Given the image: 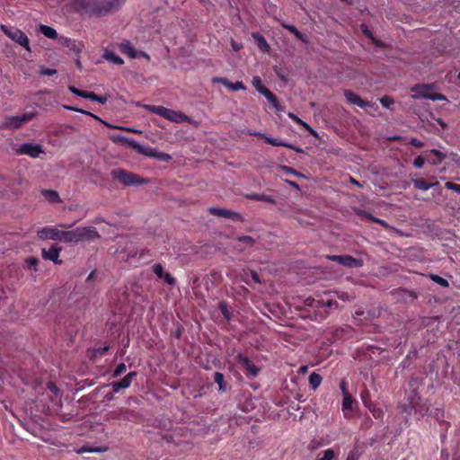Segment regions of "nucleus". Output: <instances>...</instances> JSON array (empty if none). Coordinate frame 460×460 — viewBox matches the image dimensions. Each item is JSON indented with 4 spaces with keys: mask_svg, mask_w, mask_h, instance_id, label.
Instances as JSON below:
<instances>
[{
    "mask_svg": "<svg viewBox=\"0 0 460 460\" xmlns=\"http://www.w3.org/2000/svg\"><path fill=\"white\" fill-rule=\"evenodd\" d=\"M236 360L241 365L247 377H256L260 374V367L254 365L245 355L239 353L236 356Z\"/></svg>",
    "mask_w": 460,
    "mask_h": 460,
    "instance_id": "13",
    "label": "nucleus"
},
{
    "mask_svg": "<svg viewBox=\"0 0 460 460\" xmlns=\"http://www.w3.org/2000/svg\"><path fill=\"white\" fill-rule=\"evenodd\" d=\"M260 201H264V202H268L270 204H276L275 198L270 195L261 194V197L260 198Z\"/></svg>",
    "mask_w": 460,
    "mask_h": 460,
    "instance_id": "56",
    "label": "nucleus"
},
{
    "mask_svg": "<svg viewBox=\"0 0 460 460\" xmlns=\"http://www.w3.org/2000/svg\"><path fill=\"white\" fill-rule=\"evenodd\" d=\"M87 99L97 102L101 104H105L108 102V96L107 95H97L93 92H88Z\"/></svg>",
    "mask_w": 460,
    "mask_h": 460,
    "instance_id": "33",
    "label": "nucleus"
},
{
    "mask_svg": "<svg viewBox=\"0 0 460 460\" xmlns=\"http://www.w3.org/2000/svg\"><path fill=\"white\" fill-rule=\"evenodd\" d=\"M340 389H341L343 396L350 394L348 390V384L344 379H342L340 382Z\"/></svg>",
    "mask_w": 460,
    "mask_h": 460,
    "instance_id": "53",
    "label": "nucleus"
},
{
    "mask_svg": "<svg viewBox=\"0 0 460 460\" xmlns=\"http://www.w3.org/2000/svg\"><path fill=\"white\" fill-rule=\"evenodd\" d=\"M47 388L56 396L59 394L58 387L53 382L47 383Z\"/></svg>",
    "mask_w": 460,
    "mask_h": 460,
    "instance_id": "52",
    "label": "nucleus"
},
{
    "mask_svg": "<svg viewBox=\"0 0 460 460\" xmlns=\"http://www.w3.org/2000/svg\"><path fill=\"white\" fill-rule=\"evenodd\" d=\"M137 376V373L136 371H131L128 373L121 380L118 382H112L111 384L112 392L118 393L120 389H127L128 388L133 381V378H135Z\"/></svg>",
    "mask_w": 460,
    "mask_h": 460,
    "instance_id": "15",
    "label": "nucleus"
},
{
    "mask_svg": "<svg viewBox=\"0 0 460 460\" xmlns=\"http://www.w3.org/2000/svg\"><path fill=\"white\" fill-rule=\"evenodd\" d=\"M236 240L239 243L245 244L247 247H252L255 243V240L252 236H249V235L238 236L236 238Z\"/></svg>",
    "mask_w": 460,
    "mask_h": 460,
    "instance_id": "40",
    "label": "nucleus"
},
{
    "mask_svg": "<svg viewBox=\"0 0 460 460\" xmlns=\"http://www.w3.org/2000/svg\"><path fill=\"white\" fill-rule=\"evenodd\" d=\"M126 0H84L82 8L87 13L96 15H105L118 11Z\"/></svg>",
    "mask_w": 460,
    "mask_h": 460,
    "instance_id": "1",
    "label": "nucleus"
},
{
    "mask_svg": "<svg viewBox=\"0 0 460 460\" xmlns=\"http://www.w3.org/2000/svg\"><path fill=\"white\" fill-rule=\"evenodd\" d=\"M128 144L134 150H136L138 154L146 155L148 157H154V158H155V159H157L159 161H163V162H166V163H168V162H170L172 160V156L169 154L163 153V152H157L154 148L145 147V146H143L142 145H140L139 143H137V142H136L134 140L128 141Z\"/></svg>",
    "mask_w": 460,
    "mask_h": 460,
    "instance_id": "9",
    "label": "nucleus"
},
{
    "mask_svg": "<svg viewBox=\"0 0 460 460\" xmlns=\"http://www.w3.org/2000/svg\"><path fill=\"white\" fill-rule=\"evenodd\" d=\"M58 73V71L54 68H46V67H40V75H54Z\"/></svg>",
    "mask_w": 460,
    "mask_h": 460,
    "instance_id": "50",
    "label": "nucleus"
},
{
    "mask_svg": "<svg viewBox=\"0 0 460 460\" xmlns=\"http://www.w3.org/2000/svg\"><path fill=\"white\" fill-rule=\"evenodd\" d=\"M412 183L414 188L421 190H428L431 188V185H429V183L424 179H413Z\"/></svg>",
    "mask_w": 460,
    "mask_h": 460,
    "instance_id": "34",
    "label": "nucleus"
},
{
    "mask_svg": "<svg viewBox=\"0 0 460 460\" xmlns=\"http://www.w3.org/2000/svg\"><path fill=\"white\" fill-rule=\"evenodd\" d=\"M214 382L218 385V390L220 392L226 391V385L224 380V375L220 372H215L214 374Z\"/></svg>",
    "mask_w": 460,
    "mask_h": 460,
    "instance_id": "32",
    "label": "nucleus"
},
{
    "mask_svg": "<svg viewBox=\"0 0 460 460\" xmlns=\"http://www.w3.org/2000/svg\"><path fill=\"white\" fill-rule=\"evenodd\" d=\"M373 222L380 225L381 226H383L385 229H389L390 228V226L385 220H383V219L375 217Z\"/></svg>",
    "mask_w": 460,
    "mask_h": 460,
    "instance_id": "60",
    "label": "nucleus"
},
{
    "mask_svg": "<svg viewBox=\"0 0 460 460\" xmlns=\"http://www.w3.org/2000/svg\"><path fill=\"white\" fill-rule=\"evenodd\" d=\"M343 266L347 268H360L363 266L361 259L354 258L350 255H344Z\"/></svg>",
    "mask_w": 460,
    "mask_h": 460,
    "instance_id": "24",
    "label": "nucleus"
},
{
    "mask_svg": "<svg viewBox=\"0 0 460 460\" xmlns=\"http://www.w3.org/2000/svg\"><path fill=\"white\" fill-rule=\"evenodd\" d=\"M119 51L128 56V58H146L147 61L150 60V56L145 52V51H141V50H137L134 46L131 44L130 41L128 40H123L122 42H120L119 45Z\"/></svg>",
    "mask_w": 460,
    "mask_h": 460,
    "instance_id": "11",
    "label": "nucleus"
},
{
    "mask_svg": "<svg viewBox=\"0 0 460 460\" xmlns=\"http://www.w3.org/2000/svg\"><path fill=\"white\" fill-rule=\"evenodd\" d=\"M214 82L221 83L223 85H225L230 91H239V90L245 89V86L243 84V82H239V81H237L235 83H232L229 80H227L226 78L217 77V78L214 79Z\"/></svg>",
    "mask_w": 460,
    "mask_h": 460,
    "instance_id": "22",
    "label": "nucleus"
},
{
    "mask_svg": "<svg viewBox=\"0 0 460 460\" xmlns=\"http://www.w3.org/2000/svg\"><path fill=\"white\" fill-rule=\"evenodd\" d=\"M28 270H38L39 260L36 257H29L25 260Z\"/></svg>",
    "mask_w": 460,
    "mask_h": 460,
    "instance_id": "41",
    "label": "nucleus"
},
{
    "mask_svg": "<svg viewBox=\"0 0 460 460\" xmlns=\"http://www.w3.org/2000/svg\"><path fill=\"white\" fill-rule=\"evenodd\" d=\"M217 307L226 321H230L232 319V313L226 301H220Z\"/></svg>",
    "mask_w": 460,
    "mask_h": 460,
    "instance_id": "27",
    "label": "nucleus"
},
{
    "mask_svg": "<svg viewBox=\"0 0 460 460\" xmlns=\"http://www.w3.org/2000/svg\"><path fill=\"white\" fill-rule=\"evenodd\" d=\"M360 452L358 447H355L348 455L347 460H358L359 457Z\"/></svg>",
    "mask_w": 460,
    "mask_h": 460,
    "instance_id": "48",
    "label": "nucleus"
},
{
    "mask_svg": "<svg viewBox=\"0 0 460 460\" xmlns=\"http://www.w3.org/2000/svg\"><path fill=\"white\" fill-rule=\"evenodd\" d=\"M4 32L13 40L24 47L26 49L29 48V39L22 31H4Z\"/></svg>",
    "mask_w": 460,
    "mask_h": 460,
    "instance_id": "17",
    "label": "nucleus"
},
{
    "mask_svg": "<svg viewBox=\"0 0 460 460\" xmlns=\"http://www.w3.org/2000/svg\"><path fill=\"white\" fill-rule=\"evenodd\" d=\"M445 186L447 189L456 191L460 194V184H456V183H454L451 181H447Z\"/></svg>",
    "mask_w": 460,
    "mask_h": 460,
    "instance_id": "51",
    "label": "nucleus"
},
{
    "mask_svg": "<svg viewBox=\"0 0 460 460\" xmlns=\"http://www.w3.org/2000/svg\"><path fill=\"white\" fill-rule=\"evenodd\" d=\"M364 32V34L372 40V42L377 46V47H380V48H385L386 45L382 42L381 40H376L374 35H373V31H370V30H367V31H362Z\"/></svg>",
    "mask_w": 460,
    "mask_h": 460,
    "instance_id": "39",
    "label": "nucleus"
},
{
    "mask_svg": "<svg viewBox=\"0 0 460 460\" xmlns=\"http://www.w3.org/2000/svg\"><path fill=\"white\" fill-rule=\"evenodd\" d=\"M262 95L275 108L276 111H280L279 102L277 96L272 92H270L269 89L265 90Z\"/></svg>",
    "mask_w": 460,
    "mask_h": 460,
    "instance_id": "25",
    "label": "nucleus"
},
{
    "mask_svg": "<svg viewBox=\"0 0 460 460\" xmlns=\"http://www.w3.org/2000/svg\"><path fill=\"white\" fill-rule=\"evenodd\" d=\"M14 150L17 155H26L31 158H38L41 154H45L40 145L32 143H24Z\"/></svg>",
    "mask_w": 460,
    "mask_h": 460,
    "instance_id": "12",
    "label": "nucleus"
},
{
    "mask_svg": "<svg viewBox=\"0 0 460 460\" xmlns=\"http://www.w3.org/2000/svg\"><path fill=\"white\" fill-rule=\"evenodd\" d=\"M208 213L213 216L222 217L226 218V216H228V209L219 208H216V207H210L208 208Z\"/></svg>",
    "mask_w": 460,
    "mask_h": 460,
    "instance_id": "36",
    "label": "nucleus"
},
{
    "mask_svg": "<svg viewBox=\"0 0 460 460\" xmlns=\"http://www.w3.org/2000/svg\"><path fill=\"white\" fill-rule=\"evenodd\" d=\"M286 182L292 186L293 188L296 189V190H300V187L299 185L296 182V181H289V180H287Z\"/></svg>",
    "mask_w": 460,
    "mask_h": 460,
    "instance_id": "64",
    "label": "nucleus"
},
{
    "mask_svg": "<svg viewBox=\"0 0 460 460\" xmlns=\"http://www.w3.org/2000/svg\"><path fill=\"white\" fill-rule=\"evenodd\" d=\"M343 94L348 103L358 106L370 114L371 111H378V106L376 103L362 99L359 95L350 90H344Z\"/></svg>",
    "mask_w": 460,
    "mask_h": 460,
    "instance_id": "8",
    "label": "nucleus"
},
{
    "mask_svg": "<svg viewBox=\"0 0 460 460\" xmlns=\"http://www.w3.org/2000/svg\"><path fill=\"white\" fill-rule=\"evenodd\" d=\"M446 157L447 155L438 149H431L426 153L427 162L432 165L441 164Z\"/></svg>",
    "mask_w": 460,
    "mask_h": 460,
    "instance_id": "20",
    "label": "nucleus"
},
{
    "mask_svg": "<svg viewBox=\"0 0 460 460\" xmlns=\"http://www.w3.org/2000/svg\"><path fill=\"white\" fill-rule=\"evenodd\" d=\"M153 272L156 275V277L160 279H164L165 283L170 286H173L176 283L175 278H173L170 273L164 272V267L160 263H155L153 266Z\"/></svg>",
    "mask_w": 460,
    "mask_h": 460,
    "instance_id": "18",
    "label": "nucleus"
},
{
    "mask_svg": "<svg viewBox=\"0 0 460 460\" xmlns=\"http://www.w3.org/2000/svg\"><path fill=\"white\" fill-rule=\"evenodd\" d=\"M291 32H293L296 38L302 40L303 41H305V39L303 38V33L301 31H298V30H296V31H290Z\"/></svg>",
    "mask_w": 460,
    "mask_h": 460,
    "instance_id": "63",
    "label": "nucleus"
},
{
    "mask_svg": "<svg viewBox=\"0 0 460 460\" xmlns=\"http://www.w3.org/2000/svg\"><path fill=\"white\" fill-rule=\"evenodd\" d=\"M62 247L58 246V244H52L49 249H41V257L45 261H50L56 265H61L63 262L59 259Z\"/></svg>",
    "mask_w": 460,
    "mask_h": 460,
    "instance_id": "14",
    "label": "nucleus"
},
{
    "mask_svg": "<svg viewBox=\"0 0 460 460\" xmlns=\"http://www.w3.org/2000/svg\"><path fill=\"white\" fill-rule=\"evenodd\" d=\"M38 237L40 239L45 240H54L58 241L60 235V230L54 226H45L38 231Z\"/></svg>",
    "mask_w": 460,
    "mask_h": 460,
    "instance_id": "16",
    "label": "nucleus"
},
{
    "mask_svg": "<svg viewBox=\"0 0 460 460\" xmlns=\"http://www.w3.org/2000/svg\"><path fill=\"white\" fill-rule=\"evenodd\" d=\"M288 117L291 118L293 119V121H295L296 124H299V125H302L303 127H305L306 129L310 130L311 132H313L314 134V132L313 131V129L309 127L308 124H306L305 121H303L301 119H299L296 115H295L294 113H288Z\"/></svg>",
    "mask_w": 460,
    "mask_h": 460,
    "instance_id": "45",
    "label": "nucleus"
},
{
    "mask_svg": "<svg viewBox=\"0 0 460 460\" xmlns=\"http://www.w3.org/2000/svg\"><path fill=\"white\" fill-rule=\"evenodd\" d=\"M354 402H355V401H354L353 397L351 396V394L343 396L342 411H343L344 416L346 418H347L346 411L352 410Z\"/></svg>",
    "mask_w": 460,
    "mask_h": 460,
    "instance_id": "28",
    "label": "nucleus"
},
{
    "mask_svg": "<svg viewBox=\"0 0 460 460\" xmlns=\"http://www.w3.org/2000/svg\"><path fill=\"white\" fill-rule=\"evenodd\" d=\"M361 398L364 406L369 410L373 417L377 420H382L385 414L384 411L372 402L371 400L367 399L363 394H361Z\"/></svg>",
    "mask_w": 460,
    "mask_h": 460,
    "instance_id": "19",
    "label": "nucleus"
},
{
    "mask_svg": "<svg viewBox=\"0 0 460 460\" xmlns=\"http://www.w3.org/2000/svg\"><path fill=\"white\" fill-rule=\"evenodd\" d=\"M356 213H357V215L358 217H360L362 218H366V219L370 220L372 222H373V220L375 218V217L371 213H369V212H367L366 210L358 209V210H357Z\"/></svg>",
    "mask_w": 460,
    "mask_h": 460,
    "instance_id": "47",
    "label": "nucleus"
},
{
    "mask_svg": "<svg viewBox=\"0 0 460 460\" xmlns=\"http://www.w3.org/2000/svg\"><path fill=\"white\" fill-rule=\"evenodd\" d=\"M100 234L93 226L77 227L71 231L60 230L59 240L65 243H79L85 239L99 238Z\"/></svg>",
    "mask_w": 460,
    "mask_h": 460,
    "instance_id": "2",
    "label": "nucleus"
},
{
    "mask_svg": "<svg viewBox=\"0 0 460 460\" xmlns=\"http://www.w3.org/2000/svg\"><path fill=\"white\" fill-rule=\"evenodd\" d=\"M103 58L106 60L112 62L116 65H123L124 64L123 59L119 56L116 55L114 52L110 51V50L104 51Z\"/></svg>",
    "mask_w": 460,
    "mask_h": 460,
    "instance_id": "26",
    "label": "nucleus"
},
{
    "mask_svg": "<svg viewBox=\"0 0 460 460\" xmlns=\"http://www.w3.org/2000/svg\"><path fill=\"white\" fill-rule=\"evenodd\" d=\"M105 420L108 421H116L119 424L127 421L137 422L139 420V414L133 410L120 407L109 411L105 415Z\"/></svg>",
    "mask_w": 460,
    "mask_h": 460,
    "instance_id": "5",
    "label": "nucleus"
},
{
    "mask_svg": "<svg viewBox=\"0 0 460 460\" xmlns=\"http://www.w3.org/2000/svg\"><path fill=\"white\" fill-rule=\"evenodd\" d=\"M252 85L254 88L262 94L265 90H268V88L262 84L261 79L259 76H254L252 81Z\"/></svg>",
    "mask_w": 460,
    "mask_h": 460,
    "instance_id": "37",
    "label": "nucleus"
},
{
    "mask_svg": "<svg viewBox=\"0 0 460 460\" xmlns=\"http://www.w3.org/2000/svg\"><path fill=\"white\" fill-rule=\"evenodd\" d=\"M263 139L265 140V142L267 144L271 145L273 146H285V147L290 148L292 150H295L297 153H303V150L301 148L296 147L291 144L285 143L279 138L263 136Z\"/></svg>",
    "mask_w": 460,
    "mask_h": 460,
    "instance_id": "21",
    "label": "nucleus"
},
{
    "mask_svg": "<svg viewBox=\"0 0 460 460\" xmlns=\"http://www.w3.org/2000/svg\"><path fill=\"white\" fill-rule=\"evenodd\" d=\"M327 259L332 261H336L339 264L342 265L344 261V255H329Z\"/></svg>",
    "mask_w": 460,
    "mask_h": 460,
    "instance_id": "54",
    "label": "nucleus"
},
{
    "mask_svg": "<svg viewBox=\"0 0 460 460\" xmlns=\"http://www.w3.org/2000/svg\"><path fill=\"white\" fill-rule=\"evenodd\" d=\"M36 116L34 112H25L17 116H6L0 124V129H17L31 121Z\"/></svg>",
    "mask_w": 460,
    "mask_h": 460,
    "instance_id": "6",
    "label": "nucleus"
},
{
    "mask_svg": "<svg viewBox=\"0 0 460 460\" xmlns=\"http://www.w3.org/2000/svg\"><path fill=\"white\" fill-rule=\"evenodd\" d=\"M226 218H230L234 222H243L244 218L243 217L238 213L232 210H228V216H226Z\"/></svg>",
    "mask_w": 460,
    "mask_h": 460,
    "instance_id": "44",
    "label": "nucleus"
},
{
    "mask_svg": "<svg viewBox=\"0 0 460 460\" xmlns=\"http://www.w3.org/2000/svg\"><path fill=\"white\" fill-rule=\"evenodd\" d=\"M252 36L257 40L258 47L260 48V49H261L264 52L269 51V44L267 43L266 40L261 35H260L259 32H253Z\"/></svg>",
    "mask_w": 460,
    "mask_h": 460,
    "instance_id": "30",
    "label": "nucleus"
},
{
    "mask_svg": "<svg viewBox=\"0 0 460 460\" xmlns=\"http://www.w3.org/2000/svg\"><path fill=\"white\" fill-rule=\"evenodd\" d=\"M322 380H323V378L319 374L313 372L309 376L310 387L314 390L317 389L320 386Z\"/></svg>",
    "mask_w": 460,
    "mask_h": 460,
    "instance_id": "31",
    "label": "nucleus"
},
{
    "mask_svg": "<svg viewBox=\"0 0 460 460\" xmlns=\"http://www.w3.org/2000/svg\"><path fill=\"white\" fill-rule=\"evenodd\" d=\"M42 196L50 203H61L62 199L59 197L58 191L54 190H43L41 191Z\"/></svg>",
    "mask_w": 460,
    "mask_h": 460,
    "instance_id": "23",
    "label": "nucleus"
},
{
    "mask_svg": "<svg viewBox=\"0 0 460 460\" xmlns=\"http://www.w3.org/2000/svg\"><path fill=\"white\" fill-rule=\"evenodd\" d=\"M111 176L114 180H117L118 181L126 186H136L140 185L144 182V180L137 174H135L123 169L112 170Z\"/></svg>",
    "mask_w": 460,
    "mask_h": 460,
    "instance_id": "7",
    "label": "nucleus"
},
{
    "mask_svg": "<svg viewBox=\"0 0 460 460\" xmlns=\"http://www.w3.org/2000/svg\"><path fill=\"white\" fill-rule=\"evenodd\" d=\"M435 89V84H418L411 87V92L413 99L424 98L432 101H446L445 95L434 93Z\"/></svg>",
    "mask_w": 460,
    "mask_h": 460,
    "instance_id": "4",
    "label": "nucleus"
},
{
    "mask_svg": "<svg viewBox=\"0 0 460 460\" xmlns=\"http://www.w3.org/2000/svg\"><path fill=\"white\" fill-rule=\"evenodd\" d=\"M127 370V367L124 363H119V365L116 366L113 373H112V377H118L120 375H122L125 371Z\"/></svg>",
    "mask_w": 460,
    "mask_h": 460,
    "instance_id": "46",
    "label": "nucleus"
},
{
    "mask_svg": "<svg viewBox=\"0 0 460 460\" xmlns=\"http://www.w3.org/2000/svg\"><path fill=\"white\" fill-rule=\"evenodd\" d=\"M68 90L76 96L87 99L88 92L80 90L74 85H69Z\"/></svg>",
    "mask_w": 460,
    "mask_h": 460,
    "instance_id": "42",
    "label": "nucleus"
},
{
    "mask_svg": "<svg viewBox=\"0 0 460 460\" xmlns=\"http://www.w3.org/2000/svg\"><path fill=\"white\" fill-rule=\"evenodd\" d=\"M64 108L66 110H68V111H75V112L85 114L87 116H90V117L93 118L96 120L101 121L102 123H104V121L100 117H98L97 115H95V114H93V113H92V112H90L88 111H85V110H83V109H80V108H76V107H73V106H69V105H65Z\"/></svg>",
    "mask_w": 460,
    "mask_h": 460,
    "instance_id": "29",
    "label": "nucleus"
},
{
    "mask_svg": "<svg viewBox=\"0 0 460 460\" xmlns=\"http://www.w3.org/2000/svg\"><path fill=\"white\" fill-rule=\"evenodd\" d=\"M110 349L109 346L98 347L94 349V354L99 356L105 355Z\"/></svg>",
    "mask_w": 460,
    "mask_h": 460,
    "instance_id": "55",
    "label": "nucleus"
},
{
    "mask_svg": "<svg viewBox=\"0 0 460 460\" xmlns=\"http://www.w3.org/2000/svg\"><path fill=\"white\" fill-rule=\"evenodd\" d=\"M145 109L174 123L192 122L191 119L183 112L161 105H145Z\"/></svg>",
    "mask_w": 460,
    "mask_h": 460,
    "instance_id": "3",
    "label": "nucleus"
},
{
    "mask_svg": "<svg viewBox=\"0 0 460 460\" xmlns=\"http://www.w3.org/2000/svg\"><path fill=\"white\" fill-rule=\"evenodd\" d=\"M410 144L412 146H415L417 148H420V147H423L424 146V143L415 137H412L411 138L410 140Z\"/></svg>",
    "mask_w": 460,
    "mask_h": 460,
    "instance_id": "57",
    "label": "nucleus"
},
{
    "mask_svg": "<svg viewBox=\"0 0 460 460\" xmlns=\"http://www.w3.org/2000/svg\"><path fill=\"white\" fill-rule=\"evenodd\" d=\"M282 170L284 172H286V173H288V174H292V175H296V176L300 175V173L298 172H296L295 169L288 167V166H283Z\"/></svg>",
    "mask_w": 460,
    "mask_h": 460,
    "instance_id": "59",
    "label": "nucleus"
},
{
    "mask_svg": "<svg viewBox=\"0 0 460 460\" xmlns=\"http://www.w3.org/2000/svg\"><path fill=\"white\" fill-rule=\"evenodd\" d=\"M429 279L432 281H434L435 283L438 284L439 286H441L443 288H448L449 287L448 281L446 279H444V278H442V277H440V276H438L437 274H430L429 275Z\"/></svg>",
    "mask_w": 460,
    "mask_h": 460,
    "instance_id": "38",
    "label": "nucleus"
},
{
    "mask_svg": "<svg viewBox=\"0 0 460 460\" xmlns=\"http://www.w3.org/2000/svg\"><path fill=\"white\" fill-rule=\"evenodd\" d=\"M408 402L411 409L420 417L425 416L429 411L428 401L421 399L415 391H412L411 394L408 397Z\"/></svg>",
    "mask_w": 460,
    "mask_h": 460,
    "instance_id": "10",
    "label": "nucleus"
},
{
    "mask_svg": "<svg viewBox=\"0 0 460 460\" xmlns=\"http://www.w3.org/2000/svg\"><path fill=\"white\" fill-rule=\"evenodd\" d=\"M379 102L382 106L386 109H391V106L394 103V99L388 95H385L384 97L380 98Z\"/></svg>",
    "mask_w": 460,
    "mask_h": 460,
    "instance_id": "43",
    "label": "nucleus"
},
{
    "mask_svg": "<svg viewBox=\"0 0 460 460\" xmlns=\"http://www.w3.org/2000/svg\"><path fill=\"white\" fill-rule=\"evenodd\" d=\"M49 39H55L58 36L57 31H40Z\"/></svg>",
    "mask_w": 460,
    "mask_h": 460,
    "instance_id": "58",
    "label": "nucleus"
},
{
    "mask_svg": "<svg viewBox=\"0 0 460 460\" xmlns=\"http://www.w3.org/2000/svg\"><path fill=\"white\" fill-rule=\"evenodd\" d=\"M334 457V450L332 448H328L319 453L316 460H332Z\"/></svg>",
    "mask_w": 460,
    "mask_h": 460,
    "instance_id": "35",
    "label": "nucleus"
},
{
    "mask_svg": "<svg viewBox=\"0 0 460 460\" xmlns=\"http://www.w3.org/2000/svg\"><path fill=\"white\" fill-rule=\"evenodd\" d=\"M251 276H252V280L255 283H261L260 277H259L258 273L255 270H252L251 271Z\"/></svg>",
    "mask_w": 460,
    "mask_h": 460,
    "instance_id": "61",
    "label": "nucleus"
},
{
    "mask_svg": "<svg viewBox=\"0 0 460 460\" xmlns=\"http://www.w3.org/2000/svg\"><path fill=\"white\" fill-rule=\"evenodd\" d=\"M426 161V156L418 155L413 161V165L416 168H422Z\"/></svg>",
    "mask_w": 460,
    "mask_h": 460,
    "instance_id": "49",
    "label": "nucleus"
},
{
    "mask_svg": "<svg viewBox=\"0 0 460 460\" xmlns=\"http://www.w3.org/2000/svg\"><path fill=\"white\" fill-rule=\"evenodd\" d=\"M232 48L234 51H238L243 48V46H242V44H239V43L232 40Z\"/></svg>",
    "mask_w": 460,
    "mask_h": 460,
    "instance_id": "62",
    "label": "nucleus"
}]
</instances>
